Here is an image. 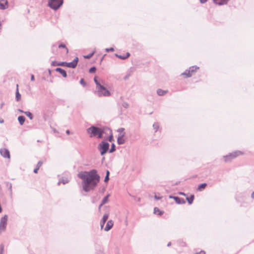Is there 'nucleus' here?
Instances as JSON below:
<instances>
[{
    "label": "nucleus",
    "instance_id": "obj_4",
    "mask_svg": "<svg viewBox=\"0 0 254 254\" xmlns=\"http://www.w3.org/2000/svg\"><path fill=\"white\" fill-rule=\"evenodd\" d=\"M64 3V0H49L48 5L55 10L58 9Z\"/></svg>",
    "mask_w": 254,
    "mask_h": 254
},
{
    "label": "nucleus",
    "instance_id": "obj_20",
    "mask_svg": "<svg viewBox=\"0 0 254 254\" xmlns=\"http://www.w3.org/2000/svg\"><path fill=\"white\" fill-rule=\"evenodd\" d=\"M18 121L20 125H23L25 121V118L23 116H20L18 117Z\"/></svg>",
    "mask_w": 254,
    "mask_h": 254
},
{
    "label": "nucleus",
    "instance_id": "obj_18",
    "mask_svg": "<svg viewBox=\"0 0 254 254\" xmlns=\"http://www.w3.org/2000/svg\"><path fill=\"white\" fill-rule=\"evenodd\" d=\"M69 182V179L68 177L67 178H62L60 179L59 182L58 183V185H59L61 183L65 185Z\"/></svg>",
    "mask_w": 254,
    "mask_h": 254
},
{
    "label": "nucleus",
    "instance_id": "obj_26",
    "mask_svg": "<svg viewBox=\"0 0 254 254\" xmlns=\"http://www.w3.org/2000/svg\"><path fill=\"white\" fill-rule=\"evenodd\" d=\"M109 196V194H107L106 196H105L102 199L101 201V205H103L108 201V198Z\"/></svg>",
    "mask_w": 254,
    "mask_h": 254
},
{
    "label": "nucleus",
    "instance_id": "obj_21",
    "mask_svg": "<svg viewBox=\"0 0 254 254\" xmlns=\"http://www.w3.org/2000/svg\"><path fill=\"white\" fill-rule=\"evenodd\" d=\"M164 212L160 210L158 208L155 207L154 208V213L158 215H161L163 214Z\"/></svg>",
    "mask_w": 254,
    "mask_h": 254
},
{
    "label": "nucleus",
    "instance_id": "obj_48",
    "mask_svg": "<svg viewBox=\"0 0 254 254\" xmlns=\"http://www.w3.org/2000/svg\"><path fill=\"white\" fill-rule=\"evenodd\" d=\"M31 81H34V76L33 74H32L31 75Z\"/></svg>",
    "mask_w": 254,
    "mask_h": 254
},
{
    "label": "nucleus",
    "instance_id": "obj_31",
    "mask_svg": "<svg viewBox=\"0 0 254 254\" xmlns=\"http://www.w3.org/2000/svg\"><path fill=\"white\" fill-rule=\"evenodd\" d=\"M115 151H116L115 144L114 143H112L111 144V147L110 149L109 150V153H113Z\"/></svg>",
    "mask_w": 254,
    "mask_h": 254
},
{
    "label": "nucleus",
    "instance_id": "obj_35",
    "mask_svg": "<svg viewBox=\"0 0 254 254\" xmlns=\"http://www.w3.org/2000/svg\"><path fill=\"white\" fill-rule=\"evenodd\" d=\"M94 53H95V52H93L92 53H90V54H88L87 55L84 56V57L85 59H89L91 58L93 56Z\"/></svg>",
    "mask_w": 254,
    "mask_h": 254
},
{
    "label": "nucleus",
    "instance_id": "obj_10",
    "mask_svg": "<svg viewBox=\"0 0 254 254\" xmlns=\"http://www.w3.org/2000/svg\"><path fill=\"white\" fill-rule=\"evenodd\" d=\"M169 198L174 199L175 202L178 204H183L186 203V201L184 198L178 196L170 195Z\"/></svg>",
    "mask_w": 254,
    "mask_h": 254
},
{
    "label": "nucleus",
    "instance_id": "obj_52",
    "mask_svg": "<svg viewBox=\"0 0 254 254\" xmlns=\"http://www.w3.org/2000/svg\"><path fill=\"white\" fill-rule=\"evenodd\" d=\"M109 175H110V172H109V171L107 170L106 171V176H109Z\"/></svg>",
    "mask_w": 254,
    "mask_h": 254
},
{
    "label": "nucleus",
    "instance_id": "obj_47",
    "mask_svg": "<svg viewBox=\"0 0 254 254\" xmlns=\"http://www.w3.org/2000/svg\"><path fill=\"white\" fill-rule=\"evenodd\" d=\"M179 194H180V195H184V196H186V194L184 192H179Z\"/></svg>",
    "mask_w": 254,
    "mask_h": 254
},
{
    "label": "nucleus",
    "instance_id": "obj_39",
    "mask_svg": "<svg viewBox=\"0 0 254 254\" xmlns=\"http://www.w3.org/2000/svg\"><path fill=\"white\" fill-rule=\"evenodd\" d=\"M105 51L107 52H113V51H114V49L113 48H112V47L110 48H106L105 49Z\"/></svg>",
    "mask_w": 254,
    "mask_h": 254
},
{
    "label": "nucleus",
    "instance_id": "obj_59",
    "mask_svg": "<svg viewBox=\"0 0 254 254\" xmlns=\"http://www.w3.org/2000/svg\"><path fill=\"white\" fill-rule=\"evenodd\" d=\"M103 205H101V203L99 205V210H100L101 209V207Z\"/></svg>",
    "mask_w": 254,
    "mask_h": 254
},
{
    "label": "nucleus",
    "instance_id": "obj_23",
    "mask_svg": "<svg viewBox=\"0 0 254 254\" xmlns=\"http://www.w3.org/2000/svg\"><path fill=\"white\" fill-rule=\"evenodd\" d=\"M194 196L193 194L190 195V197H186V199L188 201V203L189 204H192V203L193 202V201L194 200Z\"/></svg>",
    "mask_w": 254,
    "mask_h": 254
},
{
    "label": "nucleus",
    "instance_id": "obj_30",
    "mask_svg": "<svg viewBox=\"0 0 254 254\" xmlns=\"http://www.w3.org/2000/svg\"><path fill=\"white\" fill-rule=\"evenodd\" d=\"M153 127L155 130V132H156L159 128V125L158 123H155L153 125Z\"/></svg>",
    "mask_w": 254,
    "mask_h": 254
},
{
    "label": "nucleus",
    "instance_id": "obj_36",
    "mask_svg": "<svg viewBox=\"0 0 254 254\" xmlns=\"http://www.w3.org/2000/svg\"><path fill=\"white\" fill-rule=\"evenodd\" d=\"M96 68L95 66H93V67H91L89 69V71L90 73H94L96 72Z\"/></svg>",
    "mask_w": 254,
    "mask_h": 254
},
{
    "label": "nucleus",
    "instance_id": "obj_8",
    "mask_svg": "<svg viewBox=\"0 0 254 254\" xmlns=\"http://www.w3.org/2000/svg\"><path fill=\"white\" fill-rule=\"evenodd\" d=\"M8 216L5 215L0 218V233L5 231L7 226Z\"/></svg>",
    "mask_w": 254,
    "mask_h": 254
},
{
    "label": "nucleus",
    "instance_id": "obj_49",
    "mask_svg": "<svg viewBox=\"0 0 254 254\" xmlns=\"http://www.w3.org/2000/svg\"><path fill=\"white\" fill-rule=\"evenodd\" d=\"M206 1H207V0H200V2L201 3H205Z\"/></svg>",
    "mask_w": 254,
    "mask_h": 254
},
{
    "label": "nucleus",
    "instance_id": "obj_13",
    "mask_svg": "<svg viewBox=\"0 0 254 254\" xmlns=\"http://www.w3.org/2000/svg\"><path fill=\"white\" fill-rule=\"evenodd\" d=\"M108 217H109V214H108V213H106L103 215V218L100 222V226H101V229H102L103 227H104V224L106 223V222L107 221Z\"/></svg>",
    "mask_w": 254,
    "mask_h": 254
},
{
    "label": "nucleus",
    "instance_id": "obj_54",
    "mask_svg": "<svg viewBox=\"0 0 254 254\" xmlns=\"http://www.w3.org/2000/svg\"><path fill=\"white\" fill-rule=\"evenodd\" d=\"M2 29V23L1 21H0V32H1V30Z\"/></svg>",
    "mask_w": 254,
    "mask_h": 254
},
{
    "label": "nucleus",
    "instance_id": "obj_33",
    "mask_svg": "<svg viewBox=\"0 0 254 254\" xmlns=\"http://www.w3.org/2000/svg\"><path fill=\"white\" fill-rule=\"evenodd\" d=\"M110 131L111 132V134L108 137V139L109 141L112 142L113 141H114V137H113V134L112 133V130H110Z\"/></svg>",
    "mask_w": 254,
    "mask_h": 254
},
{
    "label": "nucleus",
    "instance_id": "obj_7",
    "mask_svg": "<svg viewBox=\"0 0 254 254\" xmlns=\"http://www.w3.org/2000/svg\"><path fill=\"white\" fill-rule=\"evenodd\" d=\"M242 154L240 151H235L232 153H229L228 155L223 156L225 162L231 161L232 159L236 158V157Z\"/></svg>",
    "mask_w": 254,
    "mask_h": 254
},
{
    "label": "nucleus",
    "instance_id": "obj_42",
    "mask_svg": "<svg viewBox=\"0 0 254 254\" xmlns=\"http://www.w3.org/2000/svg\"><path fill=\"white\" fill-rule=\"evenodd\" d=\"M58 63H57L56 61H53V62H52V65L53 66H58V65H59V64H58Z\"/></svg>",
    "mask_w": 254,
    "mask_h": 254
},
{
    "label": "nucleus",
    "instance_id": "obj_25",
    "mask_svg": "<svg viewBox=\"0 0 254 254\" xmlns=\"http://www.w3.org/2000/svg\"><path fill=\"white\" fill-rule=\"evenodd\" d=\"M206 186H207V184L206 183L201 184H200L198 186V188H197V190H198L199 191H201L203 190H204Z\"/></svg>",
    "mask_w": 254,
    "mask_h": 254
},
{
    "label": "nucleus",
    "instance_id": "obj_38",
    "mask_svg": "<svg viewBox=\"0 0 254 254\" xmlns=\"http://www.w3.org/2000/svg\"><path fill=\"white\" fill-rule=\"evenodd\" d=\"M80 84H81L83 86H86V82H85L83 78H81L79 81Z\"/></svg>",
    "mask_w": 254,
    "mask_h": 254
},
{
    "label": "nucleus",
    "instance_id": "obj_56",
    "mask_svg": "<svg viewBox=\"0 0 254 254\" xmlns=\"http://www.w3.org/2000/svg\"><path fill=\"white\" fill-rule=\"evenodd\" d=\"M4 105V103H1L0 105V108H2L3 107V106Z\"/></svg>",
    "mask_w": 254,
    "mask_h": 254
},
{
    "label": "nucleus",
    "instance_id": "obj_27",
    "mask_svg": "<svg viewBox=\"0 0 254 254\" xmlns=\"http://www.w3.org/2000/svg\"><path fill=\"white\" fill-rule=\"evenodd\" d=\"M181 75H186L187 77H190L191 76V73H190V71L187 69L183 73L181 74Z\"/></svg>",
    "mask_w": 254,
    "mask_h": 254
},
{
    "label": "nucleus",
    "instance_id": "obj_22",
    "mask_svg": "<svg viewBox=\"0 0 254 254\" xmlns=\"http://www.w3.org/2000/svg\"><path fill=\"white\" fill-rule=\"evenodd\" d=\"M43 164V162L41 161H39L36 165V167L34 169L33 172L34 173H37L38 170L39 169V168L42 166Z\"/></svg>",
    "mask_w": 254,
    "mask_h": 254
},
{
    "label": "nucleus",
    "instance_id": "obj_43",
    "mask_svg": "<svg viewBox=\"0 0 254 254\" xmlns=\"http://www.w3.org/2000/svg\"><path fill=\"white\" fill-rule=\"evenodd\" d=\"M109 180V176H106L104 179V182L107 183Z\"/></svg>",
    "mask_w": 254,
    "mask_h": 254
},
{
    "label": "nucleus",
    "instance_id": "obj_24",
    "mask_svg": "<svg viewBox=\"0 0 254 254\" xmlns=\"http://www.w3.org/2000/svg\"><path fill=\"white\" fill-rule=\"evenodd\" d=\"M198 67L196 66H192L190 67V69H189V71H190V73H191V75L192 74L195 72L197 69H198Z\"/></svg>",
    "mask_w": 254,
    "mask_h": 254
},
{
    "label": "nucleus",
    "instance_id": "obj_53",
    "mask_svg": "<svg viewBox=\"0 0 254 254\" xmlns=\"http://www.w3.org/2000/svg\"><path fill=\"white\" fill-rule=\"evenodd\" d=\"M251 197L253 198V199H254V191H253L252 194H251Z\"/></svg>",
    "mask_w": 254,
    "mask_h": 254
},
{
    "label": "nucleus",
    "instance_id": "obj_5",
    "mask_svg": "<svg viewBox=\"0 0 254 254\" xmlns=\"http://www.w3.org/2000/svg\"><path fill=\"white\" fill-rule=\"evenodd\" d=\"M110 144L108 142L102 141L98 146V149L100 151L101 155H105L109 149Z\"/></svg>",
    "mask_w": 254,
    "mask_h": 254
},
{
    "label": "nucleus",
    "instance_id": "obj_12",
    "mask_svg": "<svg viewBox=\"0 0 254 254\" xmlns=\"http://www.w3.org/2000/svg\"><path fill=\"white\" fill-rule=\"evenodd\" d=\"M125 135V133L119 134L117 139V143L118 144L122 145L125 143V139H124Z\"/></svg>",
    "mask_w": 254,
    "mask_h": 254
},
{
    "label": "nucleus",
    "instance_id": "obj_55",
    "mask_svg": "<svg viewBox=\"0 0 254 254\" xmlns=\"http://www.w3.org/2000/svg\"><path fill=\"white\" fill-rule=\"evenodd\" d=\"M66 133L67 134H69L70 133V131H69V130H68V129L66 130Z\"/></svg>",
    "mask_w": 254,
    "mask_h": 254
},
{
    "label": "nucleus",
    "instance_id": "obj_11",
    "mask_svg": "<svg viewBox=\"0 0 254 254\" xmlns=\"http://www.w3.org/2000/svg\"><path fill=\"white\" fill-rule=\"evenodd\" d=\"M8 7V1L7 0H0V9L4 10Z\"/></svg>",
    "mask_w": 254,
    "mask_h": 254
},
{
    "label": "nucleus",
    "instance_id": "obj_3",
    "mask_svg": "<svg viewBox=\"0 0 254 254\" xmlns=\"http://www.w3.org/2000/svg\"><path fill=\"white\" fill-rule=\"evenodd\" d=\"M96 89L97 91L95 92V93L99 97H108L111 95L110 92L102 84L96 87Z\"/></svg>",
    "mask_w": 254,
    "mask_h": 254
},
{
    "label": "nucleus",
    "instance_id": "obj_41",
    "mask_svg": "<svg viewBox=\"0 0 254 254\" xmlns=\"http://www.w3.org/2000/svg\"><path fill=\"white\" fill-rule=\"evenodd\" d=\"M3 250L4 247L2 245H1L0 246V254H3Z\"/></svg>",
    "mask_w": 254,
    "mask_h": 254
},
{
    "label": "nucleus",
    "instance_id": "obj_32",
    "mask_svg": "<svg viewBox=\"0 0 254 254\" xmlns=\"http://www.w3.org/2000/svg\"><path fill=\"white\" fill-rule=\"evenodd\" d=\"M94 81L96 85V87H98L101 84V83L97 80V77L95 76L94 78Z\"/></svg>",
    "mask_w": 254,
    "mask_h": 254
},
{
    "label": "nucleus",
    "instance_id": "obj_40",
    "mask_svg": "<svg viewBox=\"0 0 254 254\" xmlns=\"http://www.w3.org/2000/svg\"><path fill=\"white\" fill-rule=\"evenodd\" d=\"M122 106L123 107L125 108H127L128 107V104L127 103V102H124L122 104Z\"/></svg>",
    "mask_w": 254,
    "mask_h": 254
},
{
    "label": "nucleus",
    "instance_id": "obj_46",
    "mask_svg": "<svg viewBox=\"0 0 254 254\" xmlns=\"http://www.w3.org/2000/svg\"><path fill=\"white\" fill-rule=\"evenodd\" d=\"M154 197L157 200H159V199H160L161 198V197L158 196L156 195H155Z\"/></svg>",
    "mask_w": 254,
    "mask_h": 254
},
{
    "label": "nucleus",
    "instance_id": "obj_44",
    "mask_svg": "<svg viewBox=\"0 0 254 254\" xmlns=\"http://www.w3.org/2000/svg\"><path fill=\"white\" fill-rule=\"evenodd\" d=\"M8 190H9L10 193L12 194V184H10L9 187L8 188Z\"/></svg>",
    "mask_w": 254,
    "mask_h": 254
},
{
    "label": "nucleus",
    "instance_id": "obj_28",
    "mask_svg": "<svg viewBox=\"0 0 254 254\" xmlns=\"http://www.w3.org/2000/svg\"><path fill=\"white\" fill-rule=\"evenodd\" d=\"M21 98V95L19 93L18 89V85H17V90L16 92V95H15V99L17 101H18Z\"/></svg>",
    "mask_w": 254,
    "mask_h": 254
},
{
    "label": "nucleus",
    "instance_id": "obj_29",
    "mask_svg": "<svg viewBox=\"0 0 254 254\" xmlns=\"http://www.w3.org/2000/svg\"><path fill=\"white\" fill-rule=\"evenodd\" d=\"M24 114L30 119L32 120L33 119V116L32 114L29 111H26L24 112Z\"/></svg>",
    "mask_w": 254,
    "mask_h": 254
},
{
    "label": "nucleus",
    "instance_id": "obj_1",
    "mask_svg": "<svg viewBox=\"0 0 254 254\" xmlns=\"http://www.w3.org/2000/svg\"><path fill=\"white\" fill-rule=\"evenodd\" d=\"M77 176L82 180V188L85 192L93 190L100 181V176L95 169L89 172H80Z\"/></svg>",
    "mask_w": 254,
    "mask_h": 254
},
{
    "label": "nucleus",
    "instance_id": "obj_17",
    "mask_svg": "<svg viewBox=\"0 0 254 254\" xmlns=\"http://www.w3.org/2000/svg\"><path fill=\"white\" fill-rule=\"evenodd\" d=\"M115 56L120 59L126 60L129 57L130 54L128 52L125 55H118V54H115Z\"/></svg>",
    "mask_w": 254,
    "mask_h": 254
},
{
    "label": "nucleus",
    "instance_id": "obj_9",
    "mask_svg": "<svg viewBox=\"0 0 254 254\" xmlns=\"http://www.w3.org/2000/svg\"><path fill=\"white\" fill-rule=\"evenodd\" d=\"M0 154L3 158L10 159V152L7 149L5 148H1L0 149Z\"/></svg>",
    "mask_w": 254,
    "mask_h": 254
},
{
    "label": "nucleus",
    "instance_id": "obj_2",
    "mask_svg": "<svg viewBox=\"0 0 254 254\" xmlns=\"http://www.w3.org/2000/svg\"><path fill=\"white\" fill-rule=\"evenodd\" d=\"M86 131L90 137H97L101 138L104 133L103 129L95 126H91L87 129Z\"/></svg>",
    "mask_w": 254,
    "mask_h": 254
},
{
    "label": "nucleus",
    "instance_id": "obj_45",
    "mask_svg": "<svg viewBox=\"0 0 254 254\" xmlns=\"http://www.w3.org/2000/svg\"><path fill=\"white\" fill-rule=\"evenodd\" d=\"M195 254H205V252L204 251H201L199 252L196 253Z\"/></svg>",
    "mask_w": 254,
    "mask_h": 254
},
{
    "label": "nucleus",
    "instance_id": "obj_50",
    "mask_svg": "<svg viewBox=\"0 0 254 254\" xmlns=\"http://www.w3.org/2000/svg\"><path fill=\"white\" fill-rule=\"evenodd\" d=\"M4 123V120L2 118H0V123L2 124Z\"/></svg>",
    "mask_w": 254,
    "mask_h": 254
},
{
    "label": "nucleus",
    "instance_id": "obj_57",
    "mask_svg": "<svg viewBox=\"0 0 254 254\" xmlns=\"http://www.w3.org/2000/svg\"><path fill=\"white\" fill-rule=\"evenodd\" d=\"M18 111L20 112V113H24V112L23 110H21V109H19Z\"/></svg>",
    "mask_w": 254,
    "mask_h": 254
},
{
    "label": "nucleus",
    "instance_id": "obj_16",
    "mask_svg": "<svg viewBox=\"0 0 254 254\" xmlns=\"http://www.w3.org/2000/svg\"><path fill=\"white\" fill-rule=\"evenodd\" d=\"M55 70L57 72H59L60 74L62 75L64 77H67V73L65 70L63 69L61 67H57L56 68Z\"/></svg>",
    "mask_w": 254,
    "mask_h": 254
},
{
    "label": "nucleus",
    "instance_id": "obj_34",
    "mask_svg": "<svg viewBox=\"0 0 254 254\" xmlns=\"http://www.w3.org/2000/svg\"><path fill=\"white\" fill-rule=\"evenodd\" d=\"M58 47L59 48H65L66 50V53H68V49L66 48V45L64 44H61L59 45Z\"/></svg>",
    "mask_w": 254,
    "mask_h": 254
},
{
    "label": "nucleus",
    "instance_id": "obj_37",
    "mask_svg": "<svg viewBox=\"0 0 254 254\" xmlns=\"http://www.w3.org/2000/svg\"><path fill=\"white\" fill-rule=\"evenodd\" d=\"M124 131H125V128H123V127L119 128L117 130V131H118V132H119V133H120V134H122V133H125V132Z\"/></svg>",
    "mask_w": 254,
    "mask_h": 254
},
{
    "label": "nucleus",
    "instance_id": "obj_6",
    "mask_svg": "<svg viewBox=\"0 0 254 254\" xmlns=\"http://www.w3.org/2000/svg\"><path fill=\"white\" fill-rule=\"evenodd\" d=\"M78 58L77 57H76L72 62L67 63L65 62H59L58 64L59 65V66H66L70 68H74L77 66L78 62Z\"/></svg>",
    "mask_w": 254,
    "mask_h": 254
},
{
    "label": "nucleus",
    "instance_id": "obj_15",
    "mask_svg": "<svg viewBox=\"0 0 254 254\" xmlns=\"http://www.w3.org/2000/svg\"><path fill=\"white\" fill-rule=\"evenodd\" d=\"M113 224H114V222L112 220H109L107 222V223L106 226L104 229V230L105 231H109L112 228Z\"/></svg>",
    "mask_w": 254,
    "mask_h": 254
},
{
    "label": "nucleus",
    "instance_id": "obj_14",
    "mask_svg": "<svg viewBox=\"0 0 254 254\" xmlns=\"http://www.w3.org/2000/svg\"><path fill=\"white\" fill-rule=\"evenodd\" d=\"M230 0H213L214 3L219 5L226 4Z\"/></svg>",
    "mask_w": 254,
    "mask_h": 254
},
{
    "label": "nucleus",
    "instance_id": "obj_19",
    "mask_svg": "<svg viewBox=\"0 0 254 254\" xmlns=\"http://www.w3.org/2000/svg\"><path fill=\"white\" fill-rule=\"evenodd\" d=\"M168 92L167 90H163L161 89H158L157 90V93L159 96H164Z\"/></svg>",
    "mask_w": 254,
    "mask_h": 254
},
{
    "label": "nucleus",
    "instance_id": "obj_60",
    "mask_svg": "<svg viewBox=\"0 0 254 254\" xmlns=\"http://www.w3.org/2000/svg\"><path fill=\"white\" fill-rule=\"evenodd\" d=\"M140 198H138V201H139V200H140Z\"/></svg>",
    "mask_w": 254,
    "mask_h": 254
},
{
    "label": "nucleus",
    "instance_id": "obj_58",
    "mask_svg": "<svg viewBox=\"0 0 254 254\" xmlns=\"http://www.w3.org/2000/svg\"><path fill=\"white\" fill-rule=\"evenodd\" d=\"M171 242H169V243H168V244H167V246H168V247H170V246H171Z\"/></svg>",
    "mask_w": 254,
    "mask_h": 254
},
{
    "label": "nucleus",
    "instance_id": "obj_51",
    "mask_svg": "<svg viewBox=\"0 0 254 254\" xmlns=\"http://www.w3.org/2000/svg\"><path fill=\"white\" fill-rule=\"evenodd\" d=\"M53 130L54 133H58V130L56 128H53Z\"/></svg>",
    "mask_w": 254,
    "mask_h": 254
}]
</instances>
